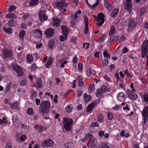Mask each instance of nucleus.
I'll return each mask as SVG.
<instances>
[{
	"instance_id": "f257e3e1",
	"label": "nucleus",
	"mask_w": 148,
	"mask_h": 148,
	"mask_svg": "<svg viewBox=\"0 0 148 148\" xmlns=\"http://www.w3.org/2000/svg\"><path fill=\"white\" fill-rule=\"evenodd\" d=\"M50 105V103L47 101L41 102L39 106V111L41 115H47L49 111Z\"/></svg>"
},
{
	"instance_id": "f03ea898",
	"label": "nucleus",
	"mask_w": 148,
	"mask_h": 148,
	"mask_svg": "<svg viewBox=\"0 0 148 148\" xmlns=\"http://www.w3.org/2000/svg\"><path fill=\"white\" fill-rule=\"evenodd\" d=\"M73 120L67 117L64 118L63 119V127L65 130L68 132L71 131L72 127Z\"/></svg>"
},
{
	"instance_id": "7ed1b4c3",
	"label": "nucleus",
	"mask_w": 148,
	"mask_h": 148,
	"mask_svg": "<svg viewBox=\"0 0 148 148\" xmlns=\"http://www.w3.org/2000/svg\"><path fill=\"white\" fill-rule=\"evenodd\" d=\"M141 57L144 58L148 53V40H145L144 41L141 47Z\"/></svg>"
},
{
	"instance_id": "20e7f679",
	"label": "nucleus",
	"mask_w": 148,
	"mask_h": 148,
	"mask_svg": "<svg viewBox=\"0 0 148 148\" xmlns=\"http://www.w3.org/2000/svg\"><path fill=\"white\" fill-rule=\"evenodd\" d=\"M52 5L55 8H60L61 9L66 7L67 6L65 1L64 0H60V1L58 0L56 2L54 1Z\"/></svg>"
},
{
	"instance_id": "39448f33",
	"label": "nucleus",
	"mask_w": 148,
	"mask_h": 148,
	"mask_svg": "<svg viewBox=\"0 0 148 148\" xmlns=\"http://www.w3.org/2000/svg\"><path fill=\"white\" fill-rule=\"evenodd\" d=\"M12 67L14 71L17 73L19 77H22L23 74V69L21 66H20L16 63H13L12 64Z\"/></svg>"
},
{
	"instance_id": "423d86ee",
	"label": "nucleus",
	"mask_w": 148,
	"mask_h": 148,
	"mask_svg": "<svg viewBox=\"0 0 148 148\" xmlns=\"http://www.w3.org/2000/svg\"><path fill=\"white\" fill-rule=\"evenodd\" d=\"M141 114L144 124L146 125L148 121V105L144 106L141 112Z\"/></svg>"
},
{
	"instance_id": "0eeeda50",
	"label": "nucleus",
	"mask_w": 148,
	"mask_h": 148,
	"mask_svg": "<svg viewBox=\"0 0 148 148\" xmlns=\"http://www.w3.org/2000/svg\"><path fill=\"white\" fill-rule=\"evenodd\" d=\"M3 58L4 59H11L13 58V54L11 49L5 48L2 52Z\"/></svg>"
},
{
	"instance_id": "6e6552de",
	"label": "nucleus",
	"mask_w": 148,
	"mask_h": 148,
	"mask_svg": "<svg viewBox=\"0 0 148 148\" xmlns=\"http://www.w3.org/2000/svg\"><path fill=\"white\" fill-rule=\"evenodd\" d=\"M99 100L97 99L95 101H94L90 103L89 105H88L86 109L87 112H91L93 110L96 106L99 103Z\"/></svg>"
},
{
	"instance_id": "1a4fd4ad",
	"label": "nucleus",
	"mask_w": 148,
	"mask_h": 148,
	"mask_svg": "<svg viewBox=\"0 0 148 148\" xmlns=\"http://www.w3.org/2000/svg\"><path fill=\"white\" fill-rule=\"evenodd\" d=\"M39 19L41 22L47 21L48 19V16L46 15V12L43 10L40 11L38 13Z\"/></svg>"
},
{
	"instance_id": "9d476101",
	"label": "nucleus",
	"mask_w": 148,
	"mask_h": 148,
	"mask_svg": "<svg viewBox=\"0 0 148 148\" xmlns=\"http://www.w3.org/2000/svg\"><path fill=\"white\" fill-rule=\"evenodd\" d=\"M54 144V142L50 139L45 140L42 143V145L44 147H49L50 146H52Z\"/></svg>"
},
{
	"instance_id": "9b49d317",
	"label": "nucleus",
	"mask_w": 148,
	"mask_h": 148,
	"mask_svg": "<svg viewBox=\"0 0 148 148\" xmlns=\"http://www.w3.org/2000/svg\"><path fill=\"white\" fill-rule=\"evenodd\" d=\"M98 26L99 27L101 26L104 22V16L102 13H100L98 15Z\"/></svg>"
},
{
	"instance_id": "f8f14e48",
	"label": "nucleus",
	"mask_w": 148,
	"mask_h": 148,
	"mask_svg": "<svg viewBox=\"0 0 148 148\" xmlns=\"http://www.w3.org/2000/svg\"><path fill=\"white\" fill-rule=\"evenodd\" d=\"M127 93L129 97L132 100H135L138 98L137 94L129 89L127 90Z\"/></svg>"
},
{
	"instance_id": "ddd939ff",
	"label": "nucleus",
	"mask_w": 148,
	"mask_h": 148,
	"mask_svg": "<svg viewBox=\"0 0 148 148\" xmlns=\"http://www.w3.org/2000/svg\"><path fill=\"white\" fill-rule=\"evenodd\" d=\"M54 30L51 28H48L45 32L44 34L48 38L52 37L54 34Z\"/></svg>"
},
{
	"instance_id": "4468645a",
	"label": "nucleus",
	"mask_w": 148,
	"mask_h": 148,
	"mask_svg": "<svg viewBox=\"0 0 148 148\" xmlns=\"http://www.w3.org/2000/svg\"><path fill=\"white\" fill-rule=\"evenodd\" d=\"M137 24V22L136 20L132 19L129 21L128 26L129 29L130 30L134 28Z\"/></svg>"
},
{
	"instance_id": "2eb2a0df",
	"label": "nucleus",
	"mask_w": 148,
	"mask_h": 148,
	"mask_svg": "<svg viewBox=\"0 0 148 148\" xmlns=\"http://www.w3.org/2000/svg\"><path fill=\"white\" fill-rule=\"evenodd\" d=\"M42 79L40 78H38L34 86L38 89L41 88L42 86Z\"/></svg>"
},
{
	"instance_id": "dca6fc26",
	"label": "nucleus",
	"mask_w": 148,
	"mask_h": 148,
	"mask_svg": "<svg viewBox=\"0 0 148 148\" xmlns=\"http://www.w3.org/2000/svg\"><path fill=\"white\" fill-rule=\"evenodd\" d=\"M117 99L120 101L124 102L125 101V95L123 93L120 92L117 95Z\"/></svg>"
},
{
	"instance_id": "f3484780",
	"label": "nucleus",
	"mask_w": 148,
	"mask_h": 148,
	"mask_svg": "<svg viewBox=\"0 0 148 148\" xmlns=\"http://www.w3.org/2000/svg\"><path fill=\"white\" fill-rule=\"evenodd\" d=\"M33 34L36 38H40L42 36V32L40 29H38L34 31Z\"/></svg>"
},
{
	"instance_id": "a211bd4d",
	"label": "nucleus",
	"mask_w": 148,
	"mask_h": 148,
	"mask_svg": "<svg viewBox=\"0 0 148 148\" xmlns=\"http://www.w3.org/2000/svg\"><path fill=\"white\" fill-rule=\"evenodd\" d=\"M61 28L62 32V34L64 35L65 38H66L69 32V31L64 25H61Z\"/></svg>"
},
{
	"instance_id": "6ab92c4d",
	"label": "nucleus",
	"mask_w": 148,
	"mask_h": 148,
	"mask_svg": "<svg viewBox=\"0 0 148 148\" xmlns=\"http://www.w3.org/2000/svg\"><path fill=\"white\" fill-rule=\"evenodd\" d=\"M52 20L53 21V25L56 27L59 26L60 23L61 21L60 19L57 18L53 17L52 18Z\"/></svg>"
},
{
	"instance_id": "aec40b11",
	"label": "nucleus",
	"mask_w": 148,
	"mask_h": 148,
	"mask_svg": "<svg viewBox=\"0 0 148 148\" xmlns=\"http://www.w3.org/2000/svg\"><path fill=\"white\" fill-rule=\"evenodd\" d=\"M86 73L88 77H91L96 75L95 71L90 68H88L87 69Z\"/></svg>"
},
{
	"instance_id": "412c9836",
	"label": "nucleus",
	"mask_w": 148,
	"mask_h": 148,
	"mask_svg": "<svg viewBox=\"0 0 148 148\" xmlns=\"http://www.w3.org/2000/svg\"><path fill=\"white\" fill-rule=\"evenodd\" d=\"M34 128L36 130H37L38 132H41L44 130H46V128H43L40 125L36 124L34 126Z\"/></svg>"
},
{
	"instance_id": "4be33fe9",
	"label": "nucleus",
	"mask_w": 148,
	"mask_h": 148,
	"mask_svg": "<svg viewBox=\"0 0 148 148\" xmlns=\"http://www.w3.org/2000/svg\"><path fill=\"white\" fill-rule=\"evenodd\" d=\"M90 1H91V0H90ZM86 2L87 3L88 6L89 7L91 8L92 9H95L97 6L99 4V0H97L96 2L94 4V5H90L89 3H88V0H86Z\"/></svg>"
},
{
	"instance_id": "5701e85b",
	"label": "nucleus",
	"mask_w": 148,
	"mask_h": 148,
	"mask_svg": "<svg viewBox=\"0 0 148 148\" xmlns=\"http://www.w3.org/2000/svg\"><path fill=\"white\" fill-rule=\"evenodd\" d=\"M119 12V8H115L111 12V16L112 18H115L116 17Z\"/></svg>"
},
{
	"instance_id": "b1692460",
	"label": "nucleus",
	"mask_w": 148,
	"mask_h": 148,
	"mask_svg": "<svg viewBox=\"0 0 148 148\" xmlns=\"http://www.w3.org/2000/svg\"><path fill=\"white\" fill-rule=\"evenodd\" d=\"M116 32V29L115 27L113 25L110 27V30L109 32V35L110 36H112Z\"/></svg>"
},
{
	"instance_id": "393cba45",
	"label": "nucleus",
	"mask_w": 148,
	"mask_h": 148,
	"mask_svg": "<svg viewBox=\"0 0 148 148\" xmlns=\"http://www.w3.org/2000/svg\"><path fill=\"white\" fill-rule=\"evenodd\" d=\"M12 85V83L9 82L5 86L3 91V95H5L10 89Z\"/></svg>"
},
{
	"instance_id": "a878e982",
	"label": "nucleus",
	"mask_w": 148,
	"mask_h": 148,
	"mask_svg": "<svg viewBox=\"0 0 148 148\" xmlns=\"http://www.w3.org/2000/svg\"><path fill=\"white\" fill-rule=\"evenodd\" d=\"M16 21L14 19H11L8 22V25L10 27H13L16 26Z\"/></svg>"
},
{
	"instance_id": "bb28decb",
	"label": "nucleus",
	"mask_w": 148,
	"mask_h": 148,
	"mask_svg": "<svg viewBox=\"0 0 148 148\" xmlns=\"http://www.w3.org/2000/svg\"><path fill=\"white\" fill-rule=\"evenodd\" d=\"M92 135L91 134L88 133L85 135V137L81 139V141L82 142H86L89 138H92Z\"/></svg>"
},
{
	"instance_id": "cd10ccee",
	"label": "nucleus",
	"mask_w": 148,
	"mask_h": 148,
	"mask_svg": "<svg viewBox=\"0 0 148 148\" xmlns=\"http://www.w3.org/2000/svg\"><path fill=\"white\" fill-rule=\"evenodd\" d=\"M126 9L129 12V14H131L132 10V4L131 3H127L126 4L125 6Z\"/></svg>"
},
{
	"instance_id": "c85d7f7f",
	"label": "nucleus",
	"mask_w": 148,
	"mask_h": 148,
	"mask_svg": "<svg viewBox=\"0 0 148 148\" xmlns=\"http://www.w3.org/2000/svg\"><path fill=\"white\" fill-rule=\"evenodd\" d=\"M53 60L51 58H49L47 61V62L45 64V67L46 68H49V66L51 65L52 63Z\"/></svg>"
},
{
	"instance_id": "c756f323",
	"label": "nucleus",
	"mask_w": 148,
	"mask_h": 148,
	"mask_svg": "<svg viewBox=\"0 0 148 148\" xmlns=\"http://www.w3.org/2000/svg\"><path fill=\"white\" fill-rule=\"evenodd\" d=\"M83 97H84V102L87 103L91 99V96L90 95H88L86 93L84 94Z\"/></svg>"
},
{
	"instance_id": "7c9ffc66",
	"label": "nucleus",
	"mask_w": 148,
	"mask_h": 148,
	"mask_svg": "<svg viewBox=\"0 0 148 148\" xmlns=\"http://www.w3.org/2000/svg\"><path fill=\"white\" fill-rule=\"evenodd\" d=\"M103 115L102 114H98L97 117L98 121L100 123L104 122V120L103 119Z\"/></svg>"
},
{
	"instance_id": "2f4dec72",
	"label": "nucleus",
	"mask_w": 148,
	"mask_h": 148,
	"mask_svg": "<svg viewBox=\"0 0 148 148\" xmlns=\"http://www.w3.org/2000/svg\"><path fill=\"white\" fill-rule=\"evenodd\" d=\"M97 139L96 138L93 139L91 144L90 148H95V147L97 146Z\"/></svg>"
},
{
	"instance_id": "473e14b6",
	"label": "nucleus",
	"mask_w": 148,
	"mask_h": 148,
	"mask_svg": "<svg viewBox=\"0 0 148 148\" xmlns=\"http://www.w3.org/2000/svg\"><path fill=\"white\" fill-rule=\"evenodd\" d=\"M119 38L118 36H111L110 38V40L112 42H114L117 41Z\"/></svg>"
},
{
	"instance_id": "72a5a7b5",
	"label": "nucleus",
	"mask_w": 148,
	"mask_h": 148,
	"mask_svg": "<svg viewBox=\"0 0 148 148\" xmlns=\"http://www.w3.org/2000/svg\"><path fill=\"white\" fill-rule=\"evenodd\" d=\"M3 29L4 32L9 34H11L12 32V29L11 28H6L5 27H4Z\"/></svg>"
},
{
	"instance_id": "f704fd0d",
	"label": "nucleus",
	"mask_w": 148,
	"mask_h": 148,
	"mask_svg": "<svg viewBox=\"0 0 148 148\" xmlns=\"http://www.w3.org/2000/svg\"><path fill=\"white\" fill-rule=\"evenodd\" d=\"M6 17L7 18L15 19L17 16L15 14L13 13H10L6 14Z\"/></svg>"
},
{
	"instance_id": "c9c22d12",
	"label": "nucleus",
	"mask_w": 148,
	"mask_h": 148,
	"mask_svg": "<svg viewBox=\"0 0 148 148\" xmlns=\"http://www.w3.org/2000/svg\"><path fill=\"white\" fill-rule=\"evenodd\" d=\"M16 141L18 143H20L21 141L23 142L24 140V138L23 136L20 137H19L18 135H16Z\"/></svg>"
},
{
	"instance_id": "e433bc0d",
	"label": "nucleus",
	"mask_w": 148,
	"mask_h": 148,
	"mask_svg": "<svg viewBox=\"0 0 148 148\" xmlns=\"http://www.w3.org/2000/svg\"><path fill=\"white\" fill-rule=\"evenodd\" d=\"M13 123L15 127L16 128L18 126L19 123H18V121L17 117H15V119H14Z\"/></svg>"
},
{
	"instance_id": "4c0bfd02",
	"label": "nucleus",
	"mask_w": 148,
	"mask_h": 148,
	"mask_svg": "<svg viewBox=\"0 0 148 148\" xmlns=\"http://www.w3.org/2000/svg\"><path fill=\"white\" fill-rule=\"evenodd\" d=\"M26 59L27 60L30 62H32L33 60V58L32 55L29 54H28L26 56Z\"/></svg>"
},
{
	"instance_id": "58836bf2",
	"label": "nucleus",
	"mask_w": 148,
	"mask_h": 148,
	"mask_svg": "<svg viewBox=\"0 0 148 148\" xmlns=\"http://www.w3.org/2000/svg\"><path fill=\"white\" fill-rule=\"evenodd\" d=\"M27 113L30 115H32L34 114V110L32 108H29L27 111Z\"/></svg>"
},
{
	"instance_id": "ea45409f",
	"label": "nucleus",
	"mask_w": 148,
	"mask_h": 148,
	"mask_svg": "<svg viewBox=\"0 0 148 148\" xmlns=\"http://www.w3.org/2000/svg\"><path fill=\"white\" fill-rule=\"evenodd\" d=\"M37 68V67L36 65L34 63H33L30 67V69L31 71H34L36 70Z\"/></svg>"
},
{
	"instance_id": "a19ab883",
	"label": "nucleus",
	"mask_w": 148,
	"mask_h": 148,
	"mask_svg": "<svg viewBox=\"0 0 148 148\" xmlns=\"http://www.w3.org/2000/svg\"><path fill=\"white\" fill-rule=\"evenodd\" d=\"M107 118L109 120H111L113 118V114L110 112H107Z\"/></svg>"
},
{
	"instance_id": "79ce46f5",
	"label": "nucleus",
	"mask_w": 148,
	"mask_h": 148,
	"mask_svg": "<svg viewBox=\"0 0 148 148\" xmlns=\"http://www.w3.org/2000/svg\"><path fill=\"white\" fill-rule=\"evenodd\" d=\"M124 72L126 76H127V77H128L130 78H132V75L129 73L127 69L124 70Z\"/></svg>"
},
{
	"instance_id": "37998d69",
	"label": "nucleus",
	"mask_w": 148,
	"mask_h": 148,
	"mask_svg": "<svg viewBox=\"0 0 148 148\" xmlns=\"http://www.w3.org/2000/svg\"><path fill=\"white\" fill-rule=\"evenodd\" d=\"M25 32L24 30H21V31L19 33V36L21 39L23 38L24 36L25 35Z\"/></svg>"
},
{
	"instance_id": "c03bdc74",
	"label": "nucleus",
	"mask_w": 148,
	"mask_h": 148,
	"mask_svg": "<svg viewBox=\"0 0 148 148\" xmlns=\"http://www.w3.org/2000/svg\"><path fill=\"white\" fill-rule=\"evenodd\" d=\"M101 89L103 93L108 91V87L104 85H103L101 86Z\"/></svg>"
},
{
	"instance_id": "a18cd8bd",
	"label": "nucleus",
	"mask_w": 148,
	"mask_h": 148,
	"mask_svg": "<svg viewBox=\"0 0 148 148\" xmlns=\"http://www.w3.org/2000/svg\"><path fill=\"white\" fill-rule=\"evenodd\" d=\"M95 88V85L94 84H92L88 88V91L90 92H92L94 90Z\"/></svg>"
},
{
	"instance_id": "49530a36",
	"label": "nucleus",
	"mask_w": 148,
	"mask_h": 148,
	"mask_svg": "<svg viewBox=\"0 0 148 148\" xmlns=\"http://www.w3.org/2000/svg\"><path fill=\"white\" fill-rule=\"evenodd\" d=\"M143 99L145 102H148V92L143 95Z\"/></svg>"
},
{
	"instance_id": "de8ad7c7",
	"label": "nucleus",
	"mask_w": 148,
	"mask_h": 148,
	"mask_svg": "<svg viewBox=\"0 0 148 148\" xmlns=\"http://www.w3.org/2000/svg\"><path fill=\"white\" fill-rule=\"evenodd\" d=\"M16 8L14 5H10L9 6L8 10L10 12H12L15 10Z\"/></svg>"
},
{
	"instance_id": "09e8293b",
	"label": "nucleus",
	"mask_w": 148,
	"mask_h": 148,
	"mask_svg": "<svg viewBox=\"0 0 148 148\" xmlns=\"http://www.w3.org/2000/svg\"><path fill=\"white\" fill-rule=\"evenodd\" d=\"M8 123V121L5 118H3L2 119H0V124L3 123L7 124Z\"/></svg>"
},
{
	"instance_id": "8fccbe9b",
	"label": "nucleus",
	"mask_w": 148,
	"mask_h": 148,
	"mask_svg": "<svg viewBox=\"0 0 148 148\" xmlns=\"http://www.w3.org/2000/svg\"><path fill=\"white\" fill-rule=\"evenodd\" d=\"M103 92L100 89H98L96 92V96L98 97H99L101 96L102 95Z\"/></svg>"
},
{
	"instance_id": "3c124183",
	"label": "nucleus",
	"mask_w": 148,
	"mask_h": 148,
	"mask_svg": "<svg viewBox=\"0 0 148 148\" xmlns=\"http://www.w3.org/2000/svg\"><path fill=\"white\" fill-rule=\"evenodd\" d=\"M31 2L30 3V5L33 6L36 4L38 2L39 0H31Z\"/></svg>"
},
{
	"instance_id": "603ef678",
	"label": "nucleus",
	"mask_w": 148,
	"mask_h": 148,
	"mask_svg": "<svg viewBox=\"0 0 148 148\" xmlns=\"http://www.w3.org/2000/svg\"><path fill=\"white\" fill-rule=\"evenodd\" d=\"M99 125L97 122L92 123L90 125V127H99Z\"/></svg>"
},
{
	"instance_id": "864d4df0",
	"label": "nucleus",
	"mask_w": 148,
	"mask_h": 148,
	"mask_svg": "<svg viewBox=\"0 0 148 148\" xmlns=\"http://www.w3.org/2000/svg\"><path fill=\"white\" fill-rule=\"evenodd\" d=\"M54 45V41L53 40H50L49 41V44H48V46L51 49L52 48Z\"/></svg>"
},
{
	"instance_id": "5fc2aeb1",
	"label": "nucleus",
	"mask_w": 148,
	"mask_h": 148,
	"mask_svg": "<svg viewBox=\"0 0 148 148\" xmlns=\"http://www.w3.org/2000/svg\"><path fill=\"white\" fill-rule=\"evenodd\" d=\"M29 16V13H27L26 14L23 15L22 16V18L23 20H25L27 18H28Z\"/></svg>"
},
{
	"instance_id": "6e6d98bb",
	"label": "nucleus",
	"mask_w": 148,
	"mask_h": 148,
	"mask_svg": "<svg viewBox=\"0 0 148 148\" xmlns=\"http://www.w3.org/2000/svg\"><path fill=\"white\" fill-rule=\"evenodd\" d=\"M32 98H34L36 97L37 92L35 90H32L31 92Z\"/></svg>"
},
{
	"instance_id": "4d7b16f0",
	"label": "nucleus",
	"mask_w": 148,
	"mask_h": 148,
	"mask_svg": "<svg viewBox=\"0 0 148 148\" xmlns=\"http://www.w3.org/2000/svg\"><path fill=\"white\" fill-rule=\"evenodd\" d=\"M65 110L67 112L70 113L72 110V108L69 106H68L66 107Z\"/></svg>"
},
{
	"instance_id": "13d9d810",
	"label": "nucleus",
	"mask_w": 148,
	"mask_h": 148,
	"mask_svg": "<svg viewBox=\"0 0 148 148\" xmlns=\"http://www.w3.org/2000/svg\"><path fill=\"white\" fill-rule=\"evenodd\" d=\"M103 56L105 58H107L109 59L110 58V55L107 53L106 50L103 51Z\"/></svg>"
},
{
	"instance_id": "bf43d9fd",
	"label": "nucleus",
	"mask_w": 148,
	"mask_h": 148,
	"mask_svg": "<svg viewBox=\"0 0 148 148\" xmlns=\"http://www.w3.org/2000/svg\"><path fill=\"white\" fill-rule=\"evenodd\" d=\"M106 8L110 12L113 10V6L111 5L110 4L106 7Z\"/></svg>"
},
{
	"instance_id": "052dcab7",
	"label": "nucleus",
	"mask_w": 148,
	"mask_h": 148,
	"mask_svg": "<svg viewBox=\"0 0 148 148\" xmlns=\"http://www.w3.org/2000/svg\"><path fill=\"white\" fill-rule=\"evenodd\" d=\"M84 21L85 23V25H88V18L87 16H84Z\"/></svg>"
},
{
	"instance_id": "680f3d73",
	"label": "nucleus",
	"mask_w": 148,
	"mask_h": 148,
	"mask_svg": "<svg viewBox=\"0 0 148 148\" xmlns=\"http://www.w3.org/2000/svg\"><path fill=\"white\" fill-rule=\"evenodd\" d=\"M103 65L104 66H107L108 64V61L107 59H104L102 62Z\"/></svg>"
},
{
	"instance_id": "e2e57ef3",
	"label": "nucleus",
	"mask_w": 148,
	"mask_h": 148,
	"mask_svg": "<svg viewBox=\"0 0 148 148\" xmlns=\"http://www.w3.org/2000/svg\"><path fill=\"white\" fill-rule=\"evenodd\" d=\"M88 25H85L84 30V34H88Z\"/></svg>"
},
{
	"instance_id": "0e129e2a",
	"label": "nucleus",
	"mask_w": 148,
	"mask_h": 148,
	"mask_svg": "<svg viewBox=\"0 0 148 148\" xmlns=\"http://www.w3.org/2000/svg\"><path fill=\"white\" fill-rule=\"evenodd\" d=\"M78 69L79 70V71H81L83 70V67L82 64L80 63H79L78 64Z\"/></svg>"
},
{
	"instance_id": "69168bd1",
	"label": "nucleus",
	"mask_w": 148,
	"mask_h": 148,
	"mask_svg": "<svg viewBox=\"0 0 148 148\" xmlns=\"http://www.w3.org/2000/svg\"><path fill=\"white\" fill-rule=\"evenodd\" d=\"M141 82H142L143 84L145 85H146L147 83V80L144 77L141 78Z\"/></svg>"
},
{
	"instance_id": "338daca9",
	"label": "nucleus",
	"mask_w": 148,
	"mask_h": 148,
	"mask_svg": "<svg viewBox=\"0 0 148 148\" xmlns=\"http://www.w3.org/2000/svg\"><path fill=\"white\" fill-rule=\"evenodd\" d=\"M33 55L35 56V60H37L39 58L40 56L39 54L37 53L34 52L33 53Z\"/></svg>"
},
{
	"instance_id": "774afa93",
	"label": "nucleus",
	"mask_w": 148,
	"mask_h": 148,
	"mask_svg": "<svg viewBox=\"0 0 148 148\" xmlns=\"http://www.w3.org/2000/svg\"><path fill=\"white\" fill-rule=\"evenodd\" d=\"M98 148H110L109 145L106 144H102L101 146L99 147Z\"/></svg>"
}]
</instances>
